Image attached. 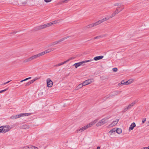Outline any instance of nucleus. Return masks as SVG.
<instances>
[{
    "instance_id": "f257e3e1",
    "label": "nucleus",
    "mask_w": 149,
    "mask_h": 149,
    "mask_svg": "<svg viewBox=\"0 0 149 149\" xmlns=\"http://www.w3.org/2000/svg\"><path fill=\"white\" fill-rule=\"evenodd\" d=\"M11 127L9 125H6L0 127V133H6L10 131Z\"/></svg>"
},
{
    "instance_id": "f03ea898",
    "label": "nucleus",
    "mask_w": 149,
    "mask_h": 149,
    "mask_svg": "<svg viewBox=\"0 0 149 149\" xmlns=\"http://www.w3.org/2000/svg\"><path fill=\"white\" fill-rule=\"evenodd\" d=\"M109 118L105 117L102 119L96 124V126L97 127L101 126L107 123L108 122Z\"/></svg>"
},
{
    "instance_id": "7ed1b4c3",
    "label": "nucleus",
    "mask_w": 149,
    "mask_h": 149,
    "mask_svg": "<svg viewBox=\"0 0 149 149\" xmlns=\"http://www.w3.org/2000/svg\"><path fill=\"white\" fill-rule=\"evenodd\" d=\"M31 114L30 113H21L16 115H13L10 117L11 119H15L21 117L28 116Z\"/></svg>"
},
{
    "instance_id": "20e7f679",
    "label": "nucleus",
    "mask_w": 149,
    "mask_h": 149,
    "mask_svg": "<svg viewBox=\"0 0 149 149\" xmlns=\"http://www.w3.org/2000/svg\"><path fill=\"white\" fill-rule=\"evenodd\" d=\"M93 61V59H90L88 60L84 61H83L80 62L79 63H76L74 64L73 65L75 66L76 68H77L78 67L80 66L81 65H82L83 63L91 62Z\"/></svg>"
},
{
    "instance_id": "39448f33",
    "label": "nucleus",
    "mask_w": 149,
    "mask_h": 149,
    "mask_svg": "<svg viewBox=\"0 0 149 149\" xmlns=\"http://www.w3.org/2000/svg\"><path fill=\"white\" fill-rule=\"evenodd\" d=\"M49 26H50L49 25V23H48L46 24H45L44 25H40L38 26H37L34 29L36 31H37L38 30L44 29L45 28H46L47 27Z\"/></svg>"
},
{
    "instance_id": "423d86ee",
    "label": "nucleus",
    "mask_w": 149,
    "mask_h": 149,
    "mask_svg": "<svg viewBox=\"0 0 149 149\" xmlns=\"http://www.w3.org/2000/svg\"><path fill=\"white\" fill-rule=\"evenodd\" d=\"M68 38H69V37L67 36L66 37H64V38H63L60 39V40H59L58 41H56L54 42H52V43H51V44H50L49 45V46H52V45H56L57 44H58L60 43V42H62V41H64L65 39Z\"/></svg>"
},
{
    "instance_id": "0eeeda50",
    "label": "nucleus",
    "mask_w": 149,
    "mask_h": 149,
    "mask_svg": "<svg viewBox=\"0 0 149 149\" xmlns=\"http://www.w3.org/2000/svg\"><path fill=\"white\" fill-rule=\"evenodd\" d=\"M94 81V80L93 79H91L84 81L83 82V83L84 86H86L91 84V83L93 82Z\"/></svg>"
},
{
    "instance_id": "6e6552de",
    "label": "nucleus",
    "mask_w": 149,
    "mask_h": 149,
    "mask_svg": "<svg viewBox=\"0 0 149 149\" xmlns=\"http://www.w3.org/2000/svg\"><path fill=\"white\" fill-rule=\"evenodd\" d=\"M47 86L48 87H52L53 84L52 81L49 78H48L47 79Z\"/></svg>"
},
{
    "instance_id": "1a4fd4ad",
    "label": "nucleus",
    "mask_w": 149,
    "mask_h": 149,
    "mask_svg": "<svg viewBox=\"0 0 149 149\" xmlns=\"http://www.w3.org/2000/svg\"><path fill=\"white\" fill-rule=\"evenodd\" d=\"M122 11V10H119V9L116 8V10L110 16V18H112L115 16L116 14H118V13L120 12V11Z\"/></svg>"
},
{
    "instance_id": "9d476101",
    "label": "nucleus",
    "mask_w": 149,
    "mask_h": 149,
    "mask_svg": "<svg viewBox=\"0 0 149 149\" xmlns=\"http://www.w3.org/2000/svg\"><path fill=\"white\" fill-rule=\"evenodd\" d=\"M119 120V119H116V120L113 121L112 123L109 125V127H111L116 125Z\"/></svg>"
},
{
    "instance_id": "9b49d317",
    "label": "nucleus",
    "mask_w": 149,
    "mask_h": 149,
    "mask_svg": "<svg viewBox=\"0 0 149 149\" xmlns=\"http://www.w3.org/2000/svg\"><path fill=\"white\" fill-rule=\"evenodd\" d=\"M114 6H118L116 8H118L119 9V10H122L124 9V8H122L121 9H120V8H121L122 6H123V5H122V4L120 3H115L114 4Z\"/></svg>"
},
{
    "instance_id": "f8f14e48",
    "label": "nucleus",
    "mask_w": 149,
    "mask_h": 149,
    "mask_svg": "<svg viewBox=\"0 0 149 149\" xmlns=\"http://www.w3.org/2000/svg\"><path fill=\"white\" fill-rule=\"evenodd\" d=\"M54 50V49H47V50L45 51L44 52L40 53V54L42 56L44 55L45 54L51 52L52 51Z\"/></svg>"
},
{
    "instance_id": "ddd939ff",
    "label": "nucleus",
    "mask_w": 149,
    "mask_h": 149,
    "mask_svg": "<svg viewBox=\"0 0 149 149\" xmlns=\"http://www.w3.org/2000/svg\"><path fill=\"white\" fill-rule=\"evenodd\" d=\"M41 56L40 53H39L37 54L33 55L30 57L31 60H32L37 58L38 57Z\"/></svg>"
},
{
    "instance_id": "4468645a",
    "label": "nucleus",
    "mask_w": 149,
    "mask_h": 149,
    "mask_svg": "<svg viewBox=\"0 0 149 149\" xmlns=\"http://www.w3.org/2000/svg\"><path fill=\"white\" fill-rule=\"evenodd\" d=\"M104 57L103 56H96L93 59V60H94L95 61H97L99 60H100L103 58Z\"/></svg>"
},
{
    "instance_id": "2eb2a0df",
    "label": "nucleus",
    "mask_w": 149,
    "mask_h": 149,
    "mask_svg": "<svg viewBox=\"0 0 149 149\" xmlns=\"http://www.w3.org/2000/svg\"><path fill=\"white\" fill-rule=\"evenodd\" d=\"M86 128L85 126L82 127L79 129L77 130L76 131L78 132H82L86 130Z\"/></svg>"
},
{
    "instance_id": "dca6fc26",
    "label": "nucleus",
    "mask_w": 149,
    "mask_h": 149,
    "mask_svg": "<svg viewBox=\"0 0 149 149\" xmlns=\"http://www.w3.org/2000/svg\"><path fill=\"white\" fill-rule=\"evenodd\" d=\"M116 132V128H114L110 131L109 132V133L110 134V135H112L115 134Z\"/></svg>"
},
{
    "instance_id": "f3484780",
    "label": "nucleus",
    "mask_w": 149,
    "mask_h": 149,
    "mask_svg": "<svg viewBox=\"0 0 149 149\" xmlns=\"http://www.w3.org/2000/svg\"><path fill=\"white\" fill-rule=\"evenodd\" d=\"M31 128V126L27 125H22L21 127V128L23 129H27Z\"/></svg>"
},
{
    "instance_id": "a211bd4d",
    "label": "nucleus",
    "mask_w": 149,
    "mask_h": 149,
    "mask_svg": "<svg viewBox=\"0 0 149 149\" xmlns=\"http://www.w3.org/2000/svg\"><path fill=\"white\" fill-rule=\"evenodd\" d=\"M37 79H36V78H35L34 79H33L31 81H30L29 82H27L26 84L25 85V86H27L29 85L30 84H32V83H33L34 81H35L36 80H37Z\"/></svg>"
},
{
    "instance_id": "6ab92c4d",
    "label": "nucleus",
    "mask_w": 149,
    "mask_h": 149,
    "mask_svg": "<svg viewBox=\"0 0 149 149\" xmlns=\"http://www.w3.org/2000/svg\"><path fill=\"white\" fill-rule=\"evenodd\" d=\"M122 84L123 85H128L127 81L124 82L123 80L121 81L120 83H119L118 84L119 86H121V85Z\"/></svg>"
},
{
    "instance_id": "aec40b11",
    "label": "nucleus",
    "mask_w": 149,
    "mask_h": 149,
    "mask_svg": "<svg viewBox=\"0 0 149 149\" xmlns=\"http://www.w3.org/2000/svg\"><path fill=\"white\" fill-rule=\"evenodd\" d=\"M136 126V124L134 123H132L130 125L129 127V130H132L133 129L134 127Z\"/></svg>"
},
{
    "instance_id": "412c9836",
    "label": "nucleus",
    "mask_w": 149,
    "mask_h": 149,
    "mask_svg": "<svg viewBox=\"0 0 149 149\" xmlns=\"http://www.w3.org/2000/svg\"><path fill=\"white\" fill-rule=\"evenodd\" d=\"M137 102L136 101V100H135L133 102L130 104H129L128 106V107L130 109L132 107H133L134 105Z\"/></svg>"
},
{
    "instance_id": "4be33fe9",
    "label": "nucleus",
    "mask_w": 149,
    "mask_h": 149,
    "mask_svg": "<svg viewBox=\"0 0 149 149\" xmlns=\"http://www.w3.org/2000/svg\"><path fill=\"white\" fill-rule=\"evenodd\" d=\"M122 132V130L119 128H116V132L119 134H120Z\"/></svg>"
},
{
    "instance_id": "5701e85b",
    "label": "nucleus",
    "mask_w": 149,
    "mask_h": 149,
    "mask_svg": "<svg viewBox=\"0 0 149 149\" xmlns=\"http://www.w3.org/2000/svg\"><path fill=\"white\" fill-rule=\"evenodd\" d=\"M57 23H58V21L57 20H55L49 23V24L50 26H52V25L56 24Z\"/></svg>"
},
{
    "instance_id": "b1692460",
    "label": "nucleus",
    "mask_w": 149,
    "mask_h": 149,
    "mask_svg": "<svg viewBox=\"0 0 149 149\" xmlns=\"http://www.w3.org/2000/svg\"><path fill=\"white\" fill-rule=\"evenodd\" d=\"M94 26V25L93 23V24H89V25H87L86 27V29H87V28H92Z\"/></svg>"
},
{
    "instance_id": "393cba45",
    "label": "nucleus",
    "mask_w": 149,
    "mask_h": 149,
    "mask_svg": "<svg viewBox=\"0 0 149 149\" xmlns=\"http://www.w3.org/2000/svg\"><path fill=\"white\" fill-rule=\"evenodd\" d=\"M28 147L29 149H38V147L33 146H30Z\"/></svg>"
},
{
    "instance_id": "a878e982",
    "label": "nucleus",
    "mask_w": 149,
    "mask_h": 149,
    "mask_svg": "<svg viewBox=\"0 0 149 149\" xmlns=\"http://www.w3.org/2000/svg\"><path fill=\"white\" fill-rule=\"evenodd\" d=\"M31 61V58H30V57L27 58H26L25 59L24 61H23V62L24 63H27V62H29V61Z\"/></svg>"
},
{
    "instance_id": "bb28decb",
    "label": "nucleus",
    "mask_w": 149,
    "mask_h": 149,
    "mask_svg": "<svg viewBox=\"0 0 149 149\" xmlns=\"http://www.w3.org/2000/svg\"><path fill=\"white\" fill-rule=\"evenodd\" d=\"M97 121V119L94 120L93 121L91 122L90 123V124L92 126L95 124Z\"/></svg>"
},
{
    "instance_id": "cd10ccee",
    "label": "nucleus",
    "mask_w": 149,
    "mask_h": 149,
    "mask_svg": "<svg viewBox=\"0 0 149 149\" xmlns=\"http://www.w3.org/2000/svg\"><path fill=\"white\" fill-rule=\"evenodd\" d=\"M97 121V119L94 120L93 121L91 122L90 123V124L92 126L95 124Z\"/></svg>"
},
{
    "instance_id": "c85d7f7f",
    "label": "nucleus",
    "mask_w": 149,
    "mask_h": 149,
    "mask_svg": "<svg viewBox=\"0 0 149 149\" xmlns=\"http://www.w3.org/2000/svg\"><path fill=\"white\" fill-rule=\"evenodd\" d=\"M100 24H101V23L100 22V20H99L98 21H97L95 23H93V24H94V26H96L97 25H98Z\"/></svg>"
},
{
    "instance_id": "c756f323",
    "label": "nucleus",
    "mask_w": 149,
    "mask_h": 149,
    "mask_svg": "<svg viewBox=\"0 0 149 149\" xmlns=\"http://www.w3.org/2000/svg\"><path fill=\"white\" fill-rule=\"evenodd\" d=\"M118 94V93L116 92H115L114 93H110L109 94H110V97H112L114 96L115 95Z\"/></svg>"
},
{
    "instance_id": "7c9ffc66",
    "label": "nucleus",
    "mask_w": 149,
    "mask_h": 149,
    "mask_svg": "<svg viewBox=\"0 0 149 149\" xmlns=\"http://www.w3.org/2000/svg\"><path fill=\"white\" fill-rule=\"evenodd\" d=\"M110 18V17H109L108 16H107L103 18V19L105 22L106 21H107V20H109Z\"/></svg>"
},
{
    "instance_id": "2f4dec72",
    "label": "nucleus",
    "mask_w": 149,
    "mask_h": 149,
    "mask_svg": "<svg viewBox=\"0 0 149 149\" xmlns=\"http://www.w3.org/2000/svg\"><path fill=\"white\" fill-rule=\"evenodd\" d=\"M134 81V80L133 79H131L127 81V83L128 84H129L132 83Z\"/></svg>"
},
{
    "instance_id": "473e14b6",
    "label": "nucleus",
    "mask_w": 149,
    "mask_h": 149,
    "mask_svg": "<svg viewBox=\"0 0 149 149\" xmlns=\"http://www.w3.org/2000/svg\"><path fill=\"white\" fill-rule=\"evenodd\" d=\"M29 147L28 146H25L20 147L19 149H28Z\"/></svg>"
},
{
    "instance_id": "72a5a7b5",
    "label": "nucleus",
    "mask_w": 149,
    "mask_h": 149,
    "mask_svg": "<svg viewBox=\"0 0 149 149\" xmlns=\"http://www.w3.org/2000/svg\"><path fill=\"white\" fill-rule=\"evenodd\" d=\"M130 108H129L128 106L125 107L123 109V112H126L128 109H129Z\"/></svg>"
},
{
    "instance_id": "f704fd0d",
    "label": "nucleus",
    "mask_w": 149,
    "mask_h": 149,
    "mask_svg": "<svg viewBox=\"0 0 149 149\" xmlns=\"http://www.w3.org/2000/svg\"><path fill=\"white\" fill-rule=\"evenodd\" d=\"M111 97L110 94L105 96V99H104V101H105L107 99Z\"/></svg>"
},
{
    "instance_id": "c9c22d12",
    "label": "nucleus",
    "mask_w": 149,
    "mask_h": 149,
    "mask_svg": "<svg viewBox=\"0 0 149 149\" xmlns=\"http://www.w3.org/2000/svg\"><path fill=\"white\" fill-rule=\"evenodd\" d=\"M85 126H86V129H87L92 127V126L90 124V123H89V124H87V125H86Z\"/></svg>"
},
{
    "instance_id": "e433bc0d",
    "label": "nucleus",
    "mask_w": 149,
    "mask_h": 149,
    "mask_svg": "<svg viewBox=\"0 0 149 149\" xmlns=\"http://www.w3.org/2000/svg\"><path fill=\"white\" fill-rule=\"evenodd\" d=\"M63 65L62 64V62H61V63H59L58 64H57L55 65V67H58L59 66L62 65Z\"/></svg>"
},
{
    "instance_id": "4c0bfd02",
    "label": "nucleus",
    "mask_w": 149,
    "mask_h": 149,
    "mask_svg": "<svg viewBox=\"0 0 149 149\" xmlns=\"http://www.w3.org/2000/svg\"><path fill=\"white\" fill-rule=\"evenodd\" d=\"M84 86V85L83 84V83H82V84H80L78 86L79 87V88H81Z\"/></svg>"
},
{
    "instance_id": "58836bf2",
    "label": "nucleus",
    "mask_w": 149,
    "mask_h": 149,
    "mask_svg": "<svg viewBox=\"0 0 149 149\" xmlns=\"http://www.w3.org/2000/svg\"><path fill=\"white\" fill-rule=\"evenodd\" d=\"M146 118H143L142 119V123L143 124H144L146 122Z\"/></svg>"
},
{
    "instance_id": "ea45409f",
    "label": "nucleus",
    "mask_w": 149,
    "mask_h": 149,
    "mask_svg": "<svg viewBox=\"0 0 149 149\" xmlns=\"http://www.w3.org/2000/svg\"><path fill=\"white\" fill-rule=\"evenodd\" d=\"M113 70L114 72H116L118 70V69L116 68H113Z\"/></svg>"
},
{
    "instance_id": "a19ab883",
    "label": "nucleus",
    "mask_w": 149,
    "mask_h": 149,
    "mask_svg": "<svg viewBox=\"0 0 149 149\" xmlns=\"http://www.w3.org/2000/svg\"><path fill=\"white\" fill-rule=\"evenodd\" d=\"M7 89H8V88H6V89H4V90H3L0 91V93H2V92H3L5 91H6L7 90Z\"/></svg>"
},
{
    "instance_id": "79ce46f5",
    "label": "nucleus",
    "mask_w": 149,
    "mask_h": 149,
    "mask_svg": "<svg viewBox=\"0 0 149 149\" xmlns=\"http://www.w3.org/2000/svg\"><path fill=\"white\" fill-rule=\"evenodd\" d=\"M69 61V60H67L66 61H64L63 62H62V64H63L66 63L67 62H68Z\"/></svg>"
},
{
    "instance_id": "37998d69",
    "label": "nucleus",
    "mask_w": 149,
    "mask_h": 149,
    "mask_svg": "<svg viewBox=\"0 0 149 149\" xmlns=\"http://www.w3.org/2000/svg\"><path fill=\"white\" fill-rule=\"evenodd\" d=\"M45 2L46 3H48L50 2L52 0H44Z\"/></svg>"
},
{
    "instance_id": "c03bdc74",
    "label": "nucleus",
    "mask_w": 149,
    "mask_h": 149,
    "mask_svg": "<svg viewBox=\"0 0 149 149\" xmlns=\"http://www.w3.org/2000/svg\"><path fill=\"white\" fill-rule=\"evenodd\" d=\"M100 22L101 23H102L103 22H104V21L103 20V19H100Z\"/></svg>"
},
{
    "instance_id": "a18cd8bd",
    "label": "nucleus",
    "mask_w": 149,
    "mask_h": 149,
    "mask_svg": "<svg viewBox=\"0 0 149 149\" xmlns=\"http://www.w3.org/2000/svg\"><path fill=\"white\" fill-rule=\"evenodd\" d=\"M101 37V36H97L95 37V39H97V38H99Z\"/></svg>"
},
{
    "instance_id": "49530a36",
    "label": "nucleus",
    "mask_w": 149,
    "mask_h": 149,
    "mask_svg": "<svg viewBox=\"0 0 149 149\" xmlns=\"http://www.w3.org/2000/svg\"><path fill=\"white\" fill-rule=\"evenodd\" d=\"M80 88H79L78 86H77V87L76 88H75V90H78Z\"/></svg>"
},
{
    "instance_id": "de8ad7c7",
    "label": "nucleus",
    "mask_w": 149,
    "mask_h": 149,
    "mask_svg": "<svg viewBox=\"0 0 149 149\" xmlns=\"http://www.w3.org/2000/svg\"><path fill=\"white\" fill-rule=\"evenodd\" d=\"M141 149H149V147H144L143 148H141Z\"/></svg>"
},
{
    "instance_id": "09e8293b",
    "label": "nucleus",
    "mask_w": 149,
    "mask_h": 149,
    "mask_svg": "<svg viewBox=\"0 0 149 149\" xmlns=\"http://www.w3.org/2000/svg\"><path fill=\"white\" fill-rule=\"evenodd\" d=\"M72 59H73V58H72V57H71V58H70L69 59H68V60H69V61L72 60Z\"/></svg>"
},
{
    "instance_id": "8fccbe9b",
    "label": "nucleus",
    "mask_w": 149,
    "mask_h": 149,
    "mask_svg": "<svg viewBox=\"0 0 149 149\" xmlns=\"http://www.w3.org/2000/svg\"><path fill=\"white\" fill-rule=\"evenodd\" d=\"M100 149V147L99 146H98L97 147L96 149Z\"/></svg>"
},
{
    "instance_id": "3c124183",
    "label": "nucleus",
    "mask_w": 149,
    "mask_h": 149,
    "mask_svg": "<svg viewBox=\"0 0 149 149\" xmlns=\"http://www.w3.org/2000/svg\"><path fill=\"white\" fill-rule=\"evenodd\" d=\"M27 80H28V79H27V78H26L25 79H24L23 80V81H26Z\"/></svg>"
},
{
    "instance_id": "603ef678",
    "label": "nucleus",
    "mask_w": 149,
    "mask_h": 149,
    "mask_svg": "<svg viewBox=\"0 0 149 149\" xmlns=\"http://www.w3.org/2000/svg\"><path fill=\"white\" fill-rule=\"evenodd\" d=\"M31 77H29L27 78L28 80L29 79H31Z\"/></svg>"
},
{
    "instance_id": "864d4df0",
    "label": "nucleus",
    "mask_w": 149,
    "mask_h": 149,
    "mask_svg": "<svg viewBox=\"0 0 149 149\" xmlns=\"http://www.w3.org/2000/svg\"><path fill=\"white\" fill-rule=\"evenodd\" d=\"M10 81H7V82H6V84H8V83H9V82H10Z\"/></svg>"
},
{
    "instance_id": "5fc2aeb1",
    "label": "nucleus",
    "mask_w": 149,
    "mask_h": 149,
    "mask_svg": "<svg viewBox=\"0 0 149 149\" xmlns=\"http://www.w3.org/2000/svg\"><path fill=\"white\" fill-rule=\"evenodd\" d=\"M104 99H105V97L103 98V100L104 101Z\"/></svg>"
},
{
    "instance_id": "6e6d98bb",
    "label": "nucleus",
    "mask_w": 149,
    "mask_h": 149,
    "mask_svg": "<svg viewBox=\"0 0 149 149\" xmlns=\"http://www.w3.org/2000/svg\"><path fill=\"white\" fill-rule=\"evenodd\" d=\"M23 81V80H21V81H20V82H23V81Z\"/></svg>"
},
{
    "instance_id": "4d7b16f0",
    "label": "nucleus",
    "mask_w": 149,
    "mask_h": 149,
    "mask_svg": "<svg viewBox=\"0 0 149 149\" xmlns=\"http://www.w3.org/2000/svg\"><path fill=\"white\" fill-rule=\"evenodd\" d=\"M63 106V107H65V104H64Z\"/></svg>"
},
{
    "instance_id": "13d9d810",
    "label": "nucleus",
    "mask_w": 149,
    "mask_h": 149,
    "mask_svg": "<svg viewBox=\"0 0 149 149\" xmlns=\"http://www.w3.org/2000/svg\"><path fill=\"white\" fill-rule=\"evenodd\" d=\"M6 84V83H3V85H5V84Z\"/></svg>"
}]
</instances>
